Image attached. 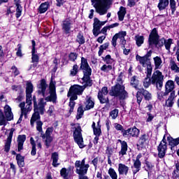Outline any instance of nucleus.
Returning <instances> with one entry per match:
<instances>
[{
	"label": "nucleus",
	"mask_w": 179,
	"mask_h": 179,
	"mask_svg": "<svg viewBox=\"0 0 179 179\" xmlns=\"http://www.w3.org/2000/svg\"><path fill=\"white\" fill-rule=\"evenodd\" d=\"M140 132L141 131L136 128V127H134L132 128L122 131V135L124 136V138H127V136L138 138V136H139Z\"/></svg>",
	"instance_id": "obj_17"
},
{
	"label": "nucleus",
	"mask_w": 179,
	"mask_h": 179,
	"mask_svg": "<svg viewBox=\"0 0 179 179\" xmlns=\"http://www.w3.org/2000/svg\"><path fill=\"white\" fill-rule=\"evenodd\" d=\"M169 93L166 92V91L165 90V92H162L161 90H159L157 92V99L158 100H160V101H164V97H166V96H168Z\"/></svg>",
	"instance_id": "obj_44"
},
{
	"label": "nucleus",
	"mask_w": 179,
	"mask_h": 179,
	"mask_svg": "<svg viewBox=\"0 0 179 179\" xmlns=\"http://www.w3.org/2000/svg\"><path fill=\"white\" fill-rule=\"evenodd\" d=\"M78 58V54L75 52H71L69 55V59L70 61H75Z\"/></svg>",
	"instance_id": "obj_63"
},
{
	"label": "nucleus",
	"mask_w": 179,
	"mask_h": 179,
	"mask_svg": "<svg viewBox=\"0 0 179 179\" xmlns=\"http://www.w3.org/2000/svg\"><path fill=\"white\" fill-rule=\"evenodd\" d=\"M48 8H50V3L48 1L42 3L38 8L39 13H45L48 10Z\"/></svg>",
	"instance_id": "obj_32"
},
{
	"label": "nucleus",
	"mask_w": 179,
	"mask_h": 179,
	"mask_svg": "<svg viewBox=\"0 0 179 179\" xmlns=\"http://www.w3.org/2000/svg\"><path fill=\"white\" fill-rule=\"evenodd\" d=\"M80 69L83 71L84 76L81 79L80 83L84 85V86H92L93 83L90 80V75H92V69L87 63V59L85 57L81 58Z\"/></svg>",
	"instance_id": "obj_5"
},
{
	"label": "nucleus",
	"mask_w": 179,
	"mask_h": 179,
	"mask_svg": "<svg viewBox=\"0 0 179 179\" xmlns=\"http://www.w3.org/2000/svg\"><path fill=\"white\" fill-rule=\"evenodd\" d=\"M153 61L155 69H162V66H163V60H162V57L157 56L153 58Z\"/></svg>",
	"instance_id": "obj_29"
},
{
	"label": "nucleus",
	"mask_w": 179,
	"mask_h": 179,
	"mask_svg": "<svg viewBox=\"0 0 179 179\" xmlns=\"http://www.w3.org/2000/svg\"><path fill=\"white\" fill-rule=\"evenodd\" d=\"M114 127L115 128V129L117 131H122H122H125V130H124V127H122V125H121L118 123H115Z\"/></svg>",
	"instance_id": "obj_62"
},
{
	"label": "nucleus",
	"mask_w": 179,
	"mask_h": 179,
	"mask_svg": "<svg viewBox=\"0 0 179 179\" xmlns=\"http://www.w3.org/2000/svg\"><path fill=\"white\" fill-rule=\"evenodd\" d=\"M128 171H129V167L124 164H118V173L120 176H128Z\"/></svg>",
	"instance_id": "obj_24"
},
{
	"label": "nucleus",
	"mask_w": 179,
	"mask_h": 179,
	"mask_svg": "<svg viewBox=\"0 0 179 179\" xmlns=\"http://www.w3.org/2000/svg\"><path fill=\"white\" fill-rule=\"evenodd\" d=\"M139 83V81L138 80V79L136 78V76H134L133 77L131 78L130 80V85L134 87L135 89H136L138 87V85Z\"/></svg>",
	"instance_id": "obj_47"
},
{
	"label": "nucleus",
	"mask_w": 179,
	"mask_h": 179,
	"mask_svg": "<svg viewBox=\"0 0 179 179\" xmlns=\"http://www.w3.org/2000/svg\"><path fill=\"white\" fill-rule=\"evenodd\" d=\"M83 113H85V110H83V108L82 106L78 107L77 110L76 119L80 120V118L83 117Z\"/></svg>",
	"instance_id": "obj_51"
},
{
	"label": "nucleus",
	"mask_w": 179,
	"mask_h": 179,
	"mask_svg": "<svg viewBox=\"0 0 179 179\" xmlns=\"http://www.w3.org/2000/svg\"><path fill=\"white\" fill-rule=\"evenodd\" d=\"M62 30L66 34H71V29H72V22L66 19L65 20L62 25Z\"/></svg>",
	"instance_id": "obj_20"
},
{
	"label": "nucleus",
	"mask_w": 179,
	"mask_h": 179,
	"mask_svg": "<svg viewBox=\"0 0 179 179\" xmlns=\"http://www.w3.org/2000/svg\"><path fill=\"white\" fill-rule=\"evenodd\" d=\"M159 38H160V36L157 33V29H156V28H154L149 35V38H148L149 47L152 48L153 45H155V47L162 48L164 45L166 50L167 51H170V48H171V44H173V39L169 38L166 40L164 38H162L160 39Z\"/></svg>",
	"instance_id": "obj_2"
},
{
	"label": "nucleus",
	"mask_w": 179,
	"mask_h": 179,
	"mask_svg": "<svg viewBox=\"0 0 179 179\" xmlns=\"http://www.w3.org/2000/svg\"><path fill=\"white\" fill-rule=\"evenodd\" d=\"M52 160L53 167H58L59 163H58V153L54 152L52 154Z\"/></svg>",
	"instance_id": "obj_43"
},
{
	"label": "nucleus",
	"mask_w": 179,
	"mask_h": 179,
	"mask_svg": "<svg viewBox=\"0 0 179 179\" xmlns=\"http://www.w3.org/2000/svg\"><path fill=\"white\" fill-rule=\"evenodd\" d=\"M117 38H120V40L124 39L125 36H127V31H122L118 32L117 34H115Z\"/></svg>",
	"instance_id": "obj_57"
},
{
	"label": "nucleus",
	"mask_w": 179,
	"mask_h": 179,
	"mask_svg": "<svg viewBox=\"0 0 179 179\" xmlns=\"http://www.w3.org/2000/svg\"><path fill=\"white\" fill-rule=\"evenodd\" d=\"M146 73V78L143 80V86L145 87V89H148L150 86V83H152V78H150V76H152V74H150V76L148 75L147 71H145Z\"/></svg>",
	"instance_id": "obj_38"
},
{
	"label": "nucleus",
	"mask_w": 179,
	"mask_h": 179,
	"mask_svg": "<svg viewBox=\"0 0 179 179\" xmlns=\"http://www.w3.org/2000/svg\"><path fill=\"white\" fill-rule=\"evenodd\" d=\"M118 142H120L121 145V150L119 152V156H125L127 155V152H128V143H127V141L118 140Z\"/></svg>",
	"instance_id": "obj_23"
},
{
	"label": "nucleus",
	"mask_w": 179,
	"mask_h": 179,
	"mask_svg": "<svg viewBox=\"0 0 179 179\" xmlns=\"http://www.w3.org/2000/svg\"><path fill=\"white\" fill-rule=\"evenodd\" d=\"M78 71H79V66H78L77 64H75L73 66V69L71 70V73H70L71 76H76Z\"/></svg>",
	"instance_id": "obj_54"
},
{
	"label": "nucleus",
	"mask_w": 179,
	"mask_h": 179,
	"mask_svg": "<svg viewBox=\"0 0 179 179\" xmlns=\"http://www.w3.org/2000/svg\"><path fill=\"white\" fill-rule=\"evenodd\" d=\"M141 157H142V155H138L136 159H133V166H131L132 172L134 176L136 174V173H139L141 171V167L142 166V163L141 162Z\"/></svg>",
	"instance_id": "obj_18"
},
{
	"label": "nucleus",
	"mask_w": 179,
	"mask_h": 179,
	"mask_svg": "<svg viewBox=\"0 0 179 179\" xmlns=\"http://www.w3.org/2000/svg\"><path fill=\"white\" fill-rule=\"evenodd\" d=\"M56 83L51 78L50 85H49V96L45 97V99H40L38 101V104H37V99H36V96H33L34 101V113L32 115L31 117V124L34 125V121L36 120H38L40 118V114H44L45 111V106L47 105L46 101H52L53 104L57 103V91L55 89Z\"/></svg>",
	"instance_id": "obj_1"
},
{
	"label": "nucleus",
	"mask_w": 179,
	"mask_h": 179,
	"mask_svg": "<svg viewBox=\"0 0 179 179\" xmlns=\"http://www.w3.org/2000/svg\"><path fill=\"white\" fill-rule=\"evenodd\" d=\"M52 132H54V128L48 127L46 129L45 134L44 133H42V134H41L43 139H45V143L48 148L50 147V145L52 142V136H51V135H52Z\"/></svg>",
	"instance_id": "obj_16"
},
{
	"label": "nucleus",
	"mask_w": 179,
	"mask_h": 179,
	"mask_svg": "<svg viewBox=\"0 0 179 179\" xmlns=\"http://www.w3.org/2000/svg\"><path fill=\"white\" fill-rule=\"evenodd\" d=\"M76 171V173L79 175V179H89L87 176H83L85 174L87 173V170H89V168L90 167V165L89 164H87L86 165H78L75 164Z\"/></svg>",
	"instance_id": "obj_11"
},
{
	"label": "nucleus",
	"mask_w": 179,
	"mask_h": 179,
	"mask_svg": "<svg viewBox=\"0 0 179 179\" xmlns=\"http://www.w3.org/2000/svg\"><path fill=\"white\" fill-rule=\"evenodd\" d=\"M31 55H32V57H31L32 62L35 63L33 66H37V64H38V59H39L38 55L36 54V52H31Z\"/></svg>",
	"instance_id": "obj_50"
},
{
	"label": "nucleus",
	"mask_w": 179,
	"mask_h": 179,
	"mask_svg": "<svg viewBox=\"0 0 179 179\" xmlns=\"http://www.w3.org/2000/svg\"><path fill=\"white\" fill-rule=\"evenodd\" d=\"M170 8L171 10V15H174L177 10V3L176 1H170Z\"/></svg>",
	"instance_id": "obj_53"
},
{
	"label": "nucleus",
	"mask_w": 179,
	"mask_h": 179,
	"mask_svg": "<svg viewBox=\"0 0 179 179\" xmlns=\"http://www.w3.org/2000/svg\"><path fill=\"white\" fill-rule=\"evenodd\" d=\"M108 88L107 87H103L101 90L99 91L97 98L99 100L101 104H106V103H110L108 97Z\"/></svg>",
	"instance_id": "obj_12"
},
{
	"label": "nucleus",
	"mask_w": 179,
	"mask_h": 179,
	"mask_svg": "<svg viewBox=\"0 0 179 179\" xmlns=\"http://www.w3.org/2000/svg\"><path fill=\"white\" fill-rule=\"evenodd\" d=\"M125 15H127V8L124 6H121L119 11L117 12L118 19L120 22H122V20H124Z\"/></svg>",
	"instance_id": "obj_30"
},
{
	"label": "nucleus",
	"mask_w": 179,
	"mask_h": 179,
	"mask_svg": "<svg viewBox=\"0 0 179 179\" xmlns=\"http://www.w3.org/2000/svg\"><path fill=\"white\" fill-rule=\"evenodd\" d=\"M101 71L105 73H110V72L113 71V66H111V64H103L101 67Z\"/></svg>",
	"instance_id": "obj_42"
},
{
	"label": "nucleus",
	"mask_w": 179,
	"mask_h": 179,
	"mask_svg": "<svg viewBox=\"0 0 179 179\" xmlns=\"http://www.w3.org/2000/svg\"><path fill=\"white\" fill-rule=\"evenodd\" d=\"M47 87L48 85L47 83H45V80H41L40 84L38 85V94H42L43 97H45V90H47Z\"/></svg>",
	"instance_id": "obj_21"
},
{
	"label": "nucleus",
	"mask_w": 179,
	"mask_h": 179,
	"mask_svg": "<svg viewBox=\"0 0 179 179\" xmlns=\"http://www.w3.org/2000/svg\"><path fill=\"white\" fill-rule=\"evenodd\" d=\"M11 70H13V73H14L15 76H17V75L20 73V72L17 69V67L15 66H13L11 67Z\"/></svg>",
	"instance_id": "obj_64"
},
{
	"label": "nucleus",
	"mask_w": 179,
	"mask_h": 179,
	"mask_svg": "<svg viewBox=\"0 0 179 179\" xmlns=\"http://www.w3.org/2000/svg\"><path fill=\"white\" fill-rule=\"evenodd\" d=\"M75 100L76 99H72V96H70V102H69L70 113H73V108H75Z\"/></svg>",
	"instance_id": "obj_58"
},
{
	"label": "nucleus",
	"mask_w": 179,
	"mask_h": 179,
	"mask_svg": "<svg viewBox=\"0 0 179 179\" xmlns=\"http://www.w3.org/2000/svg\"><path fill=\"white\" fill-rule=\"evenodd\" d=\"M8 121L10 120H8V117H6V116H5L3 114L2 110H0V127H6V125L8 124Z\"/></svg>",
	"instance_id": "obj_33"
},
{
	"label": "nucleus",
	"mask_w": 179,
	"mask_h": 179,
	"mask_svg": "<svg viewBox=\"0 0 179 179\" xmlns=\"http://www.w3.org/2000/svg\"><path fill=\"white\" fill-rule=\"evenodd\" d=\"M17 164L19 167H24V157L20 154L16 155Z\"/></svg>",
	"instance_id": "obj_35"
},
{
	"label": "nucleus",
	"mask_w": 179,
	"mask_h": 179,
	"mask_svg": "<svg viewBox=\"0 0 179 179\" xmlns=\"http://www.w3.org/2000/svg\"><path fill=\"white\" fill-rule=\"evenodd\" d=\"M26 141V135H20L17 137V143H24V141Z\"/></svg>",
	"instance_id": "obj_59"
},
{
	"label": "nucleus",
	"mask_w": 179,
	"mask_h": 179,
	"mask_svg": "<svg viewBox=\"0 0 179 179\" xmlns=\"http://www.w3.org/2000/svg\"><path fill=\"white\" fill-rule=\"evenodd\" d=\"M140 92L144 96L145 100H150L152 99V94L145 89L140 90Z\"/></svg>",
	"instance_id": "obj_41"
},
{
	"label": "nucleus",
	"mask_w": 179,
	"mask_h": 179,
	"mask_svg": "<svg viewBox=\"0 0 179 179\" xmlns=\"http://www.w3.org/2000/svg\"><path fill=\"white\" fill-rule=\"evenodd\" d=\"M15 131V129H11L8 136L7 138V140L5 143V145H4V150L8 152H9V150H10V145L12 143V138H13V132Z\"/></svg>",
	"instance_id": "obj_19"
},
{
	"label": "nucleus",
	"mask_w": 179,
	"mask_h": 179,
	"mask_svg": "<svg viewBox=\"0 0 179 179\" xmlns=\"http://www.w3.org/2000/svg\"><path fill=\"white\" fill-rule=\"evenodd\" d=\"M71 171V168L66 169V168H63L60 171V175L64 179H69V173Z\"/></svg>",
	"instance_id": "obj_39"
},
{
	"label": "nucleus",
	"mask_w": 179,
	"mask_h": 179,
	"mask_svg": "<svg viewBox=\"0 0 179 179\" xmlns=\"http://www.w3.org/2000/svg\"><path fill=\"white\" fill-rule=\"evenodd\" d=\"M17 57H22L23 55H22V44H18L17 45V50L16 52Z\"/></svg>",
	"instance_id": "obj_60"
},
{
	"label": "nucleus",
	"mask_w": 179,
	"mask_h": 179,
	"mask_svg": "<svg viewBox=\"0 0 179 179\" xmlns=\"http://www.w3.org/2000/svg\"><path fill=\"white\" fill-rule=\"evenodd\" d=\"M36 122V131H38V132H39L41 134V135H43V122H41V120H40V115H39V118L36 119V120L34 121V124H31V120H30V124H31V127H34V123Z\"/></svg>",
	"instance_id": "obj_25"
},
{
	"label": "nucleus",
	"mask_w": 179,
	"mask_h": 179,
	"mask_svg": "<svg viewBox=\"0 0 179 179\" xmlns=\"http://www.w3.org/2000/svg\"><path fill=\"white\" fill-rule=\"evenodd\" d=\"M152 57V50H150L143 57H141L137 55L136 56V61H138L141 65L145 69V72L148 73V76L152 75L153 71V66H152V62H150V57Z\"/></svg>",
	"instance_id": "obj_6"
},
{
	"label": "nucleus",
	"mask_w": 179,
	"mask_h": 179,
	"mask_svg": "<svg viewBox=\"0 0 179 179\" xmlns=\"http://www.w3.org/2000/svg\"><path fill=\"white\" fill-rule=\"evenodd\" d=\"M91 2L96 13H99L100 16H103L111 8L113 0H91Z\"/></svg>",
	"instance_id": "obj_4"
},
{
	"label": "nucleus",
	"mask_w": 179,
	"mask_h": 179,
	"mask_svg": "<svg viewBox=\"0 0 179 179\" xmlns=\"http://www.w3.org/2000/svg\"><path fill=\"white\" fill-rule=\"evenodd\" d=\"M173 178H179V162L178 161L175 162V168L173 172L172 173Z\"/></svg>",
	"instance_id": "obj_37"
},
{
	"label": "nucleus",
	"mask_w": 179,
	"mask_h": 179,
	"mask_svg": "<svg viewBox=\"0 0 179 179\" xmlns=\"http://www.w3.org/2000/svg\"><path fill=\"white\" fill-rule=\"evenodd\" d=\"M134 40L137 47H141L142 44L145 43V36L138 34L134 36Z\"/></svg>",
	"instance_id": "obj_31"
},
{
	"label": "nucleus",
	"mask_w": 179,
	"mask_h": 179,
	"mask_svg": "<svg viewBox=\"0 0 179 179\" xmlns=\"http://www.w3.org/2000/svg\"><path fill=\"white\" fill-rule=\"evenodd\" d=\"M73 125L74 126L73 127V129H74V141L76 142L77 145H78L79 148H80V149H83V148H85L86 145H85V141H83V137L82 136V129L80 127V124L77 123Z\"/></svg>",
	"instance_id": "obj_8"
},
{
	"label": "nucleus",
	"mask_w": 179,
	"mask_h": 179,
	"mask_svg": "<svg viewBox=\"0 0 179 179\" xmlns=\"http://www.w3.org/2000/svg\"><path fill=\"white\" fill-rule=\"evenodd\" d=\"M3 112L5 114V117H6L8 121H12L13 120V113H12V108L9 106V105H6L3 107Z\"/></svg>",
	"instance_id": "obj_22"
},
{
	"label": "nucleus",
	"mask_w": 179,
	"mask_h": 179,
	"mask_svg": "<svg viewBox=\"0 0 179 179\" xmlns=\"http://www.w3.org/2000/svg\"><path fill=\"white\" fill-rule=\"evenodd\" d=\"M176 97V92H171L168 99L166 101L165 106H166V107H173Z\"/></svg>",
	"instance_id": "obj_27"
},
{
	"label": "nucleus",
	"mask_w": 179,
	"mask_h": 179,
	"mask_svg": "<svg viewBox=\"0 0 179 179\" xmlns=\"http://www.w3.org/2000/svg\"><path fill=\"white\" fill-rule=\"evenodd\" d=\"M170 66L171 71H174L177 73H179V67L178 66H177V64H176V62H174V60H171Z\"/></svg>",
	"instance_id": "obj_49"
},
{
	"label": "nucleus",
	"mask_w": 179,
	"mask_h": 179,
	"mask_svg": "<svg viewBox=\"0 0 179 179\" xmlns=\"http://www.w3.org/2000/svg\"><path fill=\"white\" fill-rule=\"evenodd\" d=\"M164 80V76L163 73L159 71H155L151 77V83L155 85L157 89H162L163 87V82Z\"/></svg>",
	"instance_id": "obj_9"
},
{
	"label": "nucleus",
	"mask_w": 179,
	"mask_h": 179,
	"mask_svg": "<svg viewBox=\"0 0 179 179\" xmlns=\"http://www.w3.org/2000/svg\"><path fill=\"white\" fill-rule=\"evenodd\" d=\"M103 61L106 62L107 65H111L114 63V59L111 58V55H107L105 57H103Z\"/></svg>",
	"instance_id": "obj_48"
},
{
	"label": "nucleus",
	"mask_w": 179,
	"mask_h": 179,
	"mask_svg": "<svg viewBox=\"0 0 179 179\" xmlns=\"http://www.w3.org/2000/svg\"><path fill=\"white\" fill-rule=\"evenodd\" d=\"M158 157L159 159H163L166 156V152H167V142H166V136L163 137L162 141L160 142L158 148Z\"/></svg>",
	"instance_id": "obj_14"
},
{
	"label": "nucleus",
	"mask_w": 179,
	"mask_h": 179,
	"mask_svg": "<svg viewBox=\"0 0 179 179\" xmlns=\"http://www.w3.org/2000/svg\"><path fill=\"white\" fill-rule=\"evenodd\" d=\"M31 93H33V84L30 82H27L26 87V103L21 102L19 105L20 108L22 110L23 114H27V113H30V111L33 110V107L31 106V100H33Z\"/></svg>",
	"instance_id": "obj_3"
},
{
	"label": "nucleus",
	"mask_w": 179,
	"mask_h": 179,
	"mask_svg": "<svg viewBox=\"0 0 179 179\" xmlns=\"http://www.w3.org/2000/svg\"><path fill=\"white\" fill-rule=\"evenodd\" d=\"M108 174L112 179H118V175H117V172H115V170L113 168L108 169Z\"/></svg>",
	"instance_id": "obj_45"
},
{
	"label": "nucleus",
	"mask_w": 179,
	"mask_h": 179,
	"mask_svg": "<svg viewBox=\"0 0 179 179\" xmlns=\"http://www.w3.org/2000/svg\"><path fill=\"white\" fill-rule=\"evenodd\" d=\"M110 45V43H105L103 45H101L99 46V50L98 52V55L99 57H101V55H103V53L104 52L105 50H106L107 48H108V46Z\"/></svg>",
	"instance_id": "obj_40"
},
{
	"label": "nucleus",
	"mask_w": 179,
	"mask_h": 179,
	"mask_svg": "<svg viewBox=\"0 0 179 179\" xmlns=\"http://www.w3.org/2000/svg\"><path fill=\"white\" fill-rule=\"evenodd\" d=\"M92 128L93 129L94 135H95L93 143H94V145H97L99 143V138L101 135V125H100V121L97 122L96 125V122H93Z\"/></svg>",
	"instance_id": "obj_13"
},
{
	"label": "nucleus",
	"mask_w": 179,
	"mask_h": 179,
	"mask_svg": "<svg viewBox=\"0 0 179 179\" xmlns=\"http://www.w3.org/2000/svg\"><path fill=\"white\" fill-rule=\"evenodd\" d=\"M175 89V85H174V81L169 80L166 82L165 85V90L168 93H173V91Z\"/></svg>",
	"instance_id": "obj_28"
},
{
	"label": "nucleus",
	"mask_w": 179,
	"mask_h": 179,
	"mask_svg": "<svg viewBox=\"0 0 179 179\" xmlns=\"http://www.w3.org/2000/svg\"><path fill=\"white\" fill-rule=\"evenodd\" d=\"M148 139H149V136H148V134H143L141 136L138 140V143L141 145H143L145 143H146Z\"/></svg>",
	"instance_id": "obj_46"
},
{
	"label": "nucleus",
	"mask_w": 179,
	"mask_h": 179,
	"mask_svg": "<svg viewBox=\"0 0 179 179\" xmlns=\"http://www.w3.org/2000/svg\"><path fill=\"white\" fill-rule=\"evenodd\" d=\"M15 5L16 6V13L15 16L17 19H19L22 16V12H23V7L20 5V0H14Z\"/></svg>",
	"instance_id": "obj_26"
},
{
	"label": "nucleus",
	"mask_w": 179,
	"mask_h": 179,
	"mask_svg": "<svg viewBox=\"0 0 179 179\" xmlns=\"http://www.w3.org/2000/svg\"><path fill=\"white\" fill-rule=\"evenodd\" d=\"M157 6L159 10H164L169 6V0H159Z\"/></svg>",
	"instance_id": "obj_36"
},
{
	"label": "nucleus",
	"mask_w": 179,
	"mask_h": 179,
	"mask_svg": "<svg viewBox=\"0 0 179 179\" xmlns=\"http://www.w3.org/2000/svg\"><path fill=\"white\" fill-rule=\"evenodd\" d=\"M169 146H171V150H173V152H176V146H177V143L176 142L175 138H172L171 140H169Z\"/></svg>",
	"instance_id": "obj_55"
},
{
	"label": "nucleus",
	"mask_w": 179,
	"mask_h": 179,
	"mask_svg": "<svg viewBox=\"0 0 179 179\" xmlns=\"http://www.w3.org/2000/svg\"><path fill=\"white\" fill-rule=\"evenodd\" d=\"M136 99L138 104H141L142 102V94L140 90L136 93Z\"/></svg>",
	"instance_id": "obj_61"
},
{
	"label": "nucleus",
	"mask_w": 179,
	"mask_h": 179,
	"mask_svg": "<svg viewBox=\"0 0 179 179\" xmlns=\"http://www.w3.org/2000/svg\"><path fill=\"white\" fill-rule=\"evenodd\" d=\"M118 109H114L110 112L109 115L111 117L112 120H116L117 117H118Z\"/></svg>",
	"instance_id": "obj_52"
},
{
	"label": "nucleus",
	"mask_w": 179,
	"mask_h": 179,
	"mask_svg": "<svg viewBox=\"0 0 179 179\" xmlns=\"http://www.w3.org/2000/svg\"><path fill=\"white\" fill-rule=\"evenodd\" d=\"M107 23V21L101 22L98 20V18L94 19V24H93V30L92 33L94 37H97L99 34H100V29H101L102 26H104Z\"/></svg>",
	"instance_id": "obj_15"
},
{
	"label": "nucleus",
	"mask_w": 179,
	"mask_h": 179,
	"mask_svg": "<svg viewBox=\"0 0 179 179\" xmlns=\"http://www.w3.org/2000/svg\"><path fill=\"white\" fill-rule=\"evenodd\" d=\"M93 107H94V101L92 100V97L87 96L85 102V108L87 110H90L91 108H93Z\"/></svg>",
	"instance_id": "obj_34"
},
{
	"label": "nucleus",
	"mask_w": 179,
	"mask_h": 179,
	"mask_svg": "<svg viewBox=\"0 0 179 179\" xmlns=\"http://www.w3.org/2000/svg\"><path fill=\"white\" fill-rule=\"evenodd\" d=\"M109 94L113 97H118L120 100H124L128 97V92L125 91V87L120 83L111 87Z\"/></svg>",
	"instance_id": "obj_7"
},
{
	"label": "nucleus",
	"mask_w": 179,
	"mask_h": 179,
	"mask_svg": "<svg viewBox=\"0 0 179 179\" xmlns=\"http://www.w3.org/2000/svg\"><path fill=\"white\" fill-rule=\"evenodd\" d=\"M76 41L80 45L85 44V37L82 35V34L79 33L78 34Z\"/></svg>",
	"instance_id": "obj_56"
},
{
	"label": "nucleus",
	"mask_w": 179,
	"mask_h": 179,
	"mask_svg": "<svg viewBox=\"0 0 179 179\" xmlns=\"http://www.w3.org/2000/svg\"><path fill=\"white\" fill-rule=\"evenodd\" d=\"M85 88L79 85H72L68 92L67 96L71 97V100H78V96L83 94Z\"/></svg>",
	"instance_id": "obj_10"
}]
</instances>
